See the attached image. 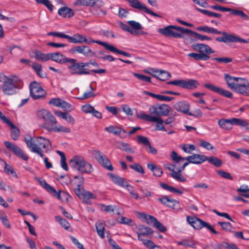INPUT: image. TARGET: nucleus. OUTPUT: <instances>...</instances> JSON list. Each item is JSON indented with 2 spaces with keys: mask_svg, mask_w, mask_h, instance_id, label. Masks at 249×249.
<instances>
[{
  "mask_svg": "<svg viewBox=\"0 0 249 249\" xmlns=\"http://www.w3.org/2000/svg\"><path fill=\"white\" fill-rule=\"evenodd\" d=\"M24 142L32 152L37 154L41 158L43 157L44 154L41 147L44 149L46 153L49 152L52 149L50 140L43 137H38L34 139L31 137L25 138Z\"/></svg>",
  "mask_w": 249,
  "mask_h": 249,
  "instance_id": "nucleus-1",
  "label": "nucleus"
},
{
  "mask_svg": "<svg viewBox=\"0 0 249 249\" xmlns=\"http://www.w3.org/2000/svg\"><path fill=\"white\" fill-rule=\"evenodd\" d=\"M199 31L204 32L209 34H213L216 35H222L223 36L217 37L215 38L217 41L224 43L229 42H242L248 43V41L244 39L240 38L237 36H234L231 34H228L226 32H221L215 28H211L207 26H200L196 28Z\"/></svg>",
  "mask_w": 249,
  "mask_h": 249,
  "instance_id": "nucleus-2",
  "label": "nucleus"
},
{
  "mask_svg": "<svg viewBox=\"0 0 249 249\" xmlns=\"http://www.w3.org/2000/svg\"><path fill=\"white\" fill-rule=\"evenodd\" d=\"M188 29L180 26L168 25L159 30V32L167 36L176 38H183V34H187Z\"/></svg>",
  "mask_w": 249,
  "mask_h": 249,
  "instance_id": "nucleus-3",
  "label": "nucleus"
},
{
  "mask_svg": "<svg viewBox=\"0 0 249 249\" xmlns=\"http://www.w3.org/2000/svg\"><path fill=\"white\" fill-rule=\"evenodd\" d=\"M218 124L221 128L226 130H230L232 128L233 125L246 126L248 125V123L243 119L232 118L229 119H220L218 121Z\"/></svg>",
  "mask_w": 249,
  "mask_h": 249,
  "instance_id": "nucleus-4",
  "label": "nucleus"
},
{
  "mask_svg": "<svg viewBox=\"0 0 249 249\" xmlns=\"http://www.w3.org/2000/svg\"><path fill=\"white\" fill-rule=\"evenodd\" d=\"M187 221L195 229L200 230L205 227L214 234L218 233L209 224L196 216H187Z\"/></svg>",
  "mask_w": 249,
  "mask_h": 249,
  "instance_id": "nucleus-5",
  "label": "nucleus"
},
{
  "mask_svg": "<svg viewBox=\"0 0 249 249\" xmlns=\"http://www.w3.org/2000/svg\"><path fill=\"white\" fill-rule=\"evenodd\" d=\"M67 66L71 74L84 75L90 74L89 71L84 69L82 62H77V60L75 59L69 58Z\"/></svg>",
  "mask_w": 249,
  "mask_h": 249,
  "instance_id": "nucleus-6",
  "label": "nucleus"
},
{
  "mask_svg": "<svg viewBox=\"0 0 249 249\" xmlns=\"http://www.w3.org/2000/svg\"><path fill=\"white\" fill-rule=\"evenodd\" d=\"M40 184L49 193L58 199L63 201L64 199L67 200L69 197L68 194L64 191H59L57 192L53 188L48 184L44 179L38 180Z\"/></svg>",
  "mask_w": 249,
  "mask_h": 249,
  "instance_id": "nucleus-7",
  "label": "nucleus"
},
{
  "mask_svg": "<svg viewBox=\"0 0 249 249\" xmlns=\"http://www.w3.org/2000/svg\"><path fill=\"white\" fill-rule=\"evenodd\" d=\"M170 157L171 159L176 163H178V171L180 174L184 170L185 168L189 164L192 163V161L188 159V156L186 158L179 156L175 151H173L171 154Z\"/></svg>",
  "mask_w": 249,
  "mask_h": 249,
  "instance_id": "nucleus-8",
  "label": "nucleus"
},
{
  "mask_svg": "<svg viewBox=\"0 0 249 249\" xmlns=\"http://www.w3.org/2000/svg\"><path fill=\"white\" fill-rule=\"evenodd\" d=\"M168 85H173L180 87L184 89H196L199 83L195 79H191L188 80L181 79L169 81L167 83Z\"/></svg>",
  "mask_w": 249,
  "mask_h": 249,
  "instance_id": "nucleus-9",
  "label": "nucleus"
},
{
  "mask_svg": "<svg viewBox=\"0 0 249 249\" xmlns=\"http://www.w3.org/2000/svg\"><path fill=\"white\" fill-rule=\"evenodd\" d=\"M18 87L13 79L7 78L4 81L1 90L3 93L6 95H12L17 92Z\"/></svg>",
  "mask_w": 249,
  "mask_h": 249,
  "instance_id": "nucleus-10",
  "label": "nucleus"
},
{
  "mask_svg": "<svg viewBox=\"0 0 249 249\" xmlns=\"http://www.w3.org/2000/svg\"><path fill=\"white\" fill-rule=\"evenodd\" d=\"M92 154L95 159L98 162L109 171H112L113 167L112 164L107 157L101 153V152L97 150H94L92 151Z\"/></svg>",
  "mask_w": 249,
  "mask_h": 249,
  "instance_id": "nucleus-11",
  "label": "nucleus"
},
{
  "mask_svg": "<svg viewBox=\"0 0 249 249\" xmlns=\"http://www.w3.org/2000/svg\"><path fill=\"white\" fill-rule=\"evenodd\" d=\"M171 107L167 105H155L151 106L149 108V111L151 114H155L158 116H168Z\"/></svg>",
  "mask_w": 249,
  "mask_h": 249,
  "instance_id": "nucleus-12",
  "label": "nucleus"
},
{
  "mask_svg": "<svg viewBox=\"0 0 249 249\" xmlns=\"http://www.w3.org/2000/svg\"><path fill=\"white\" fill-rule=\"evenodd\" d=\"M178 163L171 164L167 163L164 164V167L171 171L170 176L177 181L184 182L186 181V178L179 173Z\"/></svg>",
  "mask_w": 249,
  "mask_h": 249,
  "instance_id": "nucleus-13",
  "label": "nucleus"
},
{
  "mask_svg": "<svg viewBox=\"0 0 249 249\" xmlns=\"http://www.w3.org/2000/svg\"><path fill=\"white\" fill-rule=\"evenodd\" d=\"M30 91L31 96L35 100L44 97L46 94L40 85L36 81H34L30 84Z\"/></svg>",
  "mask_w": 249,
  "mask_h": 249,
  "instance_id": "nucleus-14",
  "label": "nucleus"
},
{
  "mask_svg": "<svg viewBox=\"0 0 249 249\" xmlns=\"http://www.w3.org/2000/svg\"><path fill=\"white\" fill-rule=\"evenodd\" d=\"M3 143L9 151L12 152L14 155L24 160L27 161L28 160L29 157L24 153L18 146L7 141H4Z\"/></svg>",
  "mask_w": 249,
  "mask_h": 249,
  "instance_id": "nucleus-15",
  "label": "nucleus"
},
{
  "mask_svg": "<svg viewBox=\"0 0 249 249\" xmlns=\"http://www.w3.org/2000/svg\"><path fill=\"white\" fill-rule=\"evenodd\" d=\"M213 9L223 11L230 12L231 15H234L240 17L244 20H249V16L246 15L243 11L240 10H235L230 8L223 7L218 5H211L210 6Z\"/></svg>",
  "mask_w": 249,
  "mask_h": 249,
  "instance_id": "nucleus-16",
  "label": "nucleus"
},
{
  "mask_svg": "<svg viewBox=\"0 0 249 249\" xmlns=\"http://www.w3.org/2000/svg\"><path fill=\"white\" fill-rule=\"evenodd\" d=\"M233 90L242 95L249 96V82L247 80L241 78Z\"/></svg>",
  "mask_w": 249,
  "mask_h": 249,
  "instance_id": "nucleus-17",
  "label": "nucleus"
},
{
  "mask_svg": "<svg viewBox=\"0 0 249 249\" xmlns=\"http://www.w3.org/2000/svg\"><path fill=\"white\" fill-rule=\"evenodd\" d=\"M158 200L163 205L171 208L177 212L181 210L179 201L174 199L169 198L166 196L158 198Z\"/></svg>",
  "mask_w": 249,
  "mask_h": 249,
  "instance_id": "nucleus-18",
  "label": "nucleus"
},
{
  "mask_svg": "<svg viewBox=\"0 0 249 249\" xmlns=\"http://www.w3.org/2000/svg\"><path fill=\"white\" fill-rule=\"evenodd\" d=\"M70 52L72 53H78L83 54L87 57L96 56L95 53L92 52L91 49L87 46H78L72 48Z\"/></svg>",
  "mask_w": 249,
  "mask_h": 249,
  "instance_id": "nucleus-19",
  "label": "nucleus"
},
{
  "mask_svg": "<svg viewBox=\"0 0 249 249\" xmlns=\"http://www.w3.org/2000/svg\"><path fill=\"white\" fill-rule=\"evenodd\" d=\"M137 231L136 233L138 235V239L139 241H143L144 237H147L153 232V231L149 227L143 225H140L136 227Z\"/></svg>",
  "mask_w": 249,
  "mask_h": 249,
  "instance_id": "nucleus-20",
  "label": "nucleus"
},
{
  "mask_svg": "<svg viewBox=\"0 0 249 249\" xmlns=\"http://www.w3.org/2000/svg\"><path fill=\"white\" fill-rule=\"evenodd\" d=\"M73 4L75 6H87L98 8L103 5V2L100 0H76Z\"/></svg>",
  "mask_w": 249,
  "mask_h": 249,
  "instance_id": "nucleus-21",
  "label": "nucleus"
},
{
  "mask_svg": "<svg viewBox=\"0 0 249 249\" xmlns=\"http://www.w3.org/2000/svg\"><path fill=\"white\" fill-rule=\"evenodd\" d=\"M204 87L212 91L218 93L220 95L225 96L227 98H231L232 97V93L229 91L224 89L215 86L211 84H205Z\"/></svg>",
  "mask_w": 249,
  "mask_h": 249,
  "instance_id": "nucleus-22",
  "label": "nucleus"
},
{
  "mask_svg": "<svg viewBox=\"0 0 249 249\" xmlns=\"http://www.w3.org/2000/svg\"><path fill=\"white\" fill-rule=\"evenodd\" d=\"M85 158L80 155L73 156L69 161V165L71 168L73 170L79 171Z\"/></svg>",
  "mask_w": 249,
  "mask_h": 249,
  "instance_id": "nucleus-23",
  "label": "nucleus"
},
{
  "mask_svg": "<svg viewBox=\"0 0 249 249\" xmlns=\"http://www.w3.org/2000/svg\"><path fill=\"white\" fill-rule=\"evenodd\" d=\"M69 58L58 52L49 53V60L61 64H67Z\"/></svg>",
  "mask_w": 249,
  "mask_h": 249,
  "instance_id": "nucleus-24",
  "label": "nucleus"
},
{
  "mask_svg": "<svg viewBox=\"0 0 249 249\" xmlns=\"http://www.w3.org/2000/svg\"><path fill=\"white\" fill-rule=\"evenodd\" d=\"M191 47L193 49L199 52L200 53H205L207 55L213 53L208 45L204 44L195 43L192 44Z\"/></svg>",
  "mask_w": 249,
  "mask_h": 249,
  "instance_id": "nucleus-25",
  "label": "nucleus"
},
{
  "mask_svg": "<svg viewBox=\"0 0 249 249\" xmlns=\"http://www.w3.org/2000/svg\"><path fill=\"white\" fill-rule=\"evenodd\" d=\"M137 117L150 122H156L160 124L163 123V120L161 118L146 114L143 111H142L139 114H137Z\"/></svg>",
  "mask_w": 249,
  "mask_h": 249,
  "instance_id": "nucleus-26",
  "label": "nucleus"
},
{
  "mask_svg": "<svg viewBox=\"0 0 249 249\" xmlns=\"http://www.w3.org/2000/svg\"><path fill=\"white\" fill-rule=\"evenodd\" d=\"M57 124V121L52 114L46 121L42 124V127L48 131H53L55 127L54 125Z\"/></svg>",
  "mask_w": 249,
  "mask_h": 249,
  "instance_id": "nucleus-27",
  "label": "nucleus"
},
{
  "mask_svg": "<svg viewBox=\"0 0 249 249\" xmlns=\"http://www.w3.org/2000/svg\"><path fill=\"white\" fill-rule=\"evenodd\" d=\"M82 110L85 113L92 114L93 116L98 119L102 118V113L95 110L93 107L91 106L90 105L87 104L83 106Z\"/></svg>",
  "mask_w": 249,
  "mask_h": 249,
  "instance_id": "nucleus-28",
  "label": "nucleus"
},
{
  "mask_svg": "<svg viewBox=\"0 0 249 249\" xmlns=\"http://www.w3.org/2000/svg\"><path fill=\"white\" fill-rule=\"evenodd\" d=\"M224 78L228 87L233 90L239 81V79L241 78V77L231 76L227 73L224 74Z\"/></svg>",
  "mask_w": 249,
  "mask_h": 249,
  "instance_id": "nucleus-29",
  "label": "nucleus"
},
{
  "mask_svg": "<svg viewBox=\"0 0 249 249\" xmlns=\"http://www.w3.org/2000/svg\"><path fill=\"white\" fill-rule=\"evenodd\" d=\"M188 159L190 160L193 164H200L206 161L208 157L204 155L193 154L191 156H188Z\"/></svg>",
  "mask_w": 249,
  "mask_h": 249,
  "instance_id": "nucleus-30",
  "label": "nucleus"
},
{
  "mask_svg": "<svg viewBox=\"0 0 249 249\" xmlns=\"http://www.w3.org/2000/svg\"><path fill=\"white\" fill-rule=\"evenodd\" d=\"M187 35L190 36L191 39L193 41H196L197 40H200L203 41L204 40H211L212 38L207 36L201 35L197 33H196L191 30L188 29Z\"/></svg>",
  "mask_w": 249,
  "mask_h": 249,
  "instance_id": "nucleus-31",
  "label": "nucleus"
},
{
  "mask_svg": "<svg viewBox=\"0 0 249 249\" xmlns=\"http://www.w3.org/2000/svg\"><path fill=\"white\" fill-rule=\"evenodd\" d=\"M94 169L91 164L87 161L85 159L78 172L82 174H89Z\"/></svg>",
  "mask_w": 249,
  "mask_h": 249,
  "instance_id": "nucleus-32",
  "label": "nucleus"
},
{
  "mask_svg": "<svg viewBox=\"0 0 249 249\" xmlns=\"http://www.w3.org/2000/svg\"><path fill=\"white\" fill-rule=\"evenodd\" d=\"M6 124L10 126L11 137L13 140H17L20 136V131L19 129L15 125L10 121H9Z\"/></svg>",
  "mask_w": 249,
  "mask_h": 249,
  "instance_id": "nucleus-33",
  "label": "nucleus"
},
{
  "mask_svg": "<svg viewBox=\"0 0 249 249\" xmlns=\"http://www.w3.org/2000/svg\"><path fill=\"white\" fill-rule=\"evenodd\" d=\"M190 105L185 102H179L175 105V108L178 111H181L188 115Z\"/></svg>",
  "mask_w": 249,
  "mask_h": 249,
  "instance_id": "nucleus-34",
  "label": "nucleus"
},
{
  "mask_svg": "<svg viewBox=\"0 0 249 249\" xmlns=\"http://www.w3.org/2000/svg\"><path fill=\"white\" fill-rule=\"evenodd\" d=\"M108 175L115 184L121 187L124 188L125 185L127 183L124 178H121L117 175H115L112 173H108Z\"/></svg>",
  "mask_w": 249,
  "mask_h": 249,
  "instance_id": "nucleus-35",
  "label": "nucleus"
},
{
  "mask_svg": "<svg viewBox=\"0 0 249 249\" xmlns=\"http://www.w3.org/2000/svg\"><path fill=\"white\" fill-rule=\"evenodd\" d=\"M33 57L38 61L46 62L49 60V53H44L35 50L33 52Z\"/></svg>",
  "mask_w": 249,
  "mask_h": 249,
  "instance_id": "nucleus-36",
  "label": "nucleus"
},
{
  "mask_svg": "<svg viewBox=\"0 0 249 249\" xmlns=\"http://www.w3.org/2000/svg\"><path fill=\"white\" fill-rule=\"evenodd\" d=\"M105 130L115 135H120L122 132L123 133H126L124 129L116 125H110L106 127Z\"/></svg>",
  "mask_w": 249,
  "mask_h": 249,
  "instance_id": "nucleus-37",
  "label": "nucleus"
},
{
  "mask_svg": "<svg viewBox=\"0 0 249 249\" xmlns=\"http://www.w3.org/2000/svg\"><path fill=\"white\" fill-rule=\"evenodd\" d=\"M58 14L63 18H70L74 15L73 11L68 7L60 8L58 11Z\"/></svg>",
  "mask_w": 249,
  "mask_h": 249,
  "instance_id": "nucleus-38",
  "label": "nucleus"
},
{
  "mask_svg": "<svg viewBox=\"0 0 249 249\" xmlns=\"http://www.w3.org/2000/svg\"><path fill=\"white\" fill-rule=\"evenodd\" d=\"M150 222L153 223L154 226L157 228L160 231L164 232L167 231V228L160 222L152 215H149Z\"/></svg>",
  "mask_w": 249,
  "mask_h": 249,
  "instance_id": "nucleus-39",
  "label": "nucleus"
},
{
  "mask_svg": "<svg viewBox=\"0 0 249 249\" xmlns=\"http://www.w3.org/2000/svg\"><path fill=\"white\" fill-rule=\"evenodd\" d=\"M105 226L104 221H98L96 223V229L98 235L102 239L105 238Z\"/></svg>",
  "mask_w": 249,
  "mask_h": 249,
  "instance_id": "nucleus-40",
  "label": "nucleus"
},
{
  "mask_svg": "<svg viewBox=\"0 0 249 249\" xmlns=\"http://www.w3.org/2000/svg\"><path fill=\"white\" fill-rule=\"evenodd\" d=\"M84 37V36L78 34H74L72 36L67 35V39H68L70 43H83Z\"/></svg>",
  "mask_w": 249,
  "mask_h": 249,
  "instance_id": "nucleus-41",
  "label": "nucleus"
},
{
  "mask_svg": "<svg viewBox=\"0 0 249 249\" xmlns=\"http://www.w3.org/2000/svg\"><path fill=\"white\" fill-rule=\"evenodd\" d=\"M1 164L4 165V172L8 175H12L15 178H18V176L13 168L9 164H8L5 161H2Z\"/></svg>",
  "mask_w": 249,
  "mask_h": 249,
  "instance_id": "nucleus-42",
  "label": "nucleus"
},
{
  "mask_svg": "<svg viewBox=\"0 0 249 249\" xmlns=\"http://www.w3.org/2000/svg\"><path fill=\"white\" fill-rule=\"evenodd\" d=\"M171 76L170 73L166 71L160 70L158 74H154V77L161 81H165L168 79Z\"/></svg>",
  "mask_w": 249,
  "mask_h": 249,
  "instance_id": "nucleus-43",
  "label": "nucleus"
},
{
  "mask_svg": "<svg viewBox=\"0 0 249 249\" xmlns=\"http://www.w3.org/2000/svg\"><path fill=\"white\" fill-rule=\"evenodd\" d=\"M190 57L193 58L196 60H208L210 58V56L205 53H191L188 54Z\"/></svg>",
  "mask_w": 249,
  "mask_h": 249,
  "instance_id": "nucleus-44",
  "label": "nucleus"
},
{
  "mask_svg": "<svg viewBox=\"0 0 249 249\" xmlns=\"http://www.w3.org/2000/svg\"><path fill=\"white\" fill-rule=\"evenodd\" d=\"M178 245H181L185 248H196V245L195 241L190 239H183L177 242Z\"/></svg>",
  "mask_w": 249,
  "mask_h": 249,
  "instance_id": "nucleus-45",
  "label": "nucleus"
},
{
  "mask_svg": "<svg viewBox=\"0 0 249 249\" xmlns=\"http://www.w3.org/2000/svg\"><path fill=\"white\" fill-rule=\"evenodd\" d=\"M83 42H85L86 43H87L88 44H90L91 43H97L98 44L103 46L107 50V47L109 45L108 44H107V42H103V41H101L100 40H94L90 37H89L88 38H86L85 36L83 38Z\"/></svg>",
  "mask_w": 249,
  "mask_h": 249,
  "instance_id": "nucleus-46",
  "label": "nucleus"
},
{
  "mask_svg": "<svg viewBox=\"0 0 249 249\" xmlns=\"http://www.w3.org/2000/svg\"><path fill=\"white\" fill-rule=\"evenodd\" d=\"M160 186L162 187V189L165 190H167L170 192L174 193H178L180 195H182L183 194V192L179 189H176L175 187L169 186L167 184L164 183H160Z\"/></svg>",
  "mask_w": 249,
  "mask_h": 249,
  "instance_id": "nucleus-47",
  "label": "nucleus"
},
{
  "mask_svg": "<svg viewBox=\"0 0 249 249\" xmlns=\"http://www.w3.org/2000/svg\"><path fill=\"white\" fill-rule=\"evenodd\" d=\"M81 198L83 199L84 203L89 204H90L89 199L91 198L95 199L96 196L91 192L87 191L83 193Z\"/></svg>",
  "mask_w": 249,
  "mask_h": 249,
  "instance_id": "nucleus-48",
  "label": "nucleus"
},
{
  "mask_svg": "<svg viewBox=\"0 0 249 249\" xmlns=\"http://www.w3.org/2000/svg\"><path fill=\"white\" fill-rule=\"evenodd\" d=\"M51 114L52 113L49 111L44 109L38 110L36 113L37 117L40 119H43L44 122Z\"/></svg>",
  "mask_w": 249,
  "mask_h": 249,
  "instance_id": "nucleus-49",
  "label": "nucleus"
},
{
  "mask_svg": "<svg viewBox=\"0 0 249 249\" xmlns=\"http://www.w3.org/2000/svg\"><path fill=\"white\" fill-rule=\"evenodd\" d=\"M107 50L111 52L114 53H117L118 54H122V55H123L125 56H126L127 57H131V54L129 53L120 50L116 48L113 46L110 45V44L108 45Z\"/></svg>",
  "mask_w": 249,
  "mask_h": 249,
  "instance_id": "nucleus-50",
  "label": "nucleus"
},
{
  "mask_svg": "<svg viewBox=\"0 0 249 249\" xmlns=\"http://www.w3.org/2000/svg\"><path fill=\"white\" fill-rule=\"evenodd\" d=\"M207 160H208L209 163L217 167L221 166L223 164V162L220 159L214 156L208 157Z\"/></svg>",
  "mask_w": 249,
  "mask_h": 249,
  "instance_id": "nucleus-51",
  "label": "nucleus"
},
{
  "mask_svg": "<svg viewBox=\"0 0 249 249\" xmlns=\"http://www.w3.org/2000/svg\"><path fill=\"white\" fill-rule=\"evenodd\" d=\"M180 147L184 152L192 154L196 150V146L194 144H184L180 145Z\"/></svg>",
  "mask_w": 249,
  "mask_h": 249,
  "instance_id": "nucleus-52",
  "label": "nucleus"
},
{
  "mask_svg": "<svg viewBox=\"0 0 249 249\" xmlns=\"http://www.w3.org/2000/svg\"><path fill=\"white\" fill-rule=\"evenodd\" d=\"M118 147L123 151L128 152L132 154H133L135 152L134 149L132 148L127 143L120 142Z\"/></svg>",
  "mask_w": 249,
  "mask_h": 249,
  "instance_id": "nucleus-53",
  "label": "nucleus"
},
{
  "mask_svg": "<svg viewBox=\"0 0 249 249\" xmlns=\"http://www.w3.org/2000/svg\"><path fill=\"white\" fill-rule=\"evenodd\" d=\"M55 218V219L59 222L62 227H63L66 230L69 229L70 226V224L66 219L62 218L59 216H56Z\"/></svg>",
  "mask_w": 249,
  "mask_h": 249,
  "instance_id": "nucleus-54",
  "label": "nucleus"
},
{
  "mask_svg": "<svg viewBox=\"0 0 249 249\" xmlns=\"http://www.w3.org/2000/svg\"><path fill=\"white\" fill-rule=\"evenodd\" d=\"M218 224L220 225L222 229L226 231L231 232L232 229L231 223L228 222H218Z\"/></svg>",
  "mask_w": 249,
  "mask_h": 249,
  "instance_id": "nucleus-55",
  "label": "nucleus"
},
{
  "mask_svg": "<svg viewBox=\"0 0 249 249\" xmlns=\"http://www.w3.org/2000/svg\"><path fill=\"white\" fill-rule=\"evenodd\" d=\"M38 4L45 5L51 12L53 11V6L49 0H35Z\"/></svg>",
  "mask_w": 249,
  "mask_h": 249,
  "instance_id": "nucleus-56",
  "label": "nucleus"
},
{
  "mask_svg": "<svg viewBox=\"0 0 249 249\" xmlns=\"http://www.w3.org/2000/svg\"><path fill=\"white\" fill-rule=\"evenodd\" d=\"M38 4L45 5L51 12L53 11V6L49 0H35Z\"/></svg>",
  "mask_w": 249,
  "mask_h": 249,
  "instance_id": "nucleus-57",
  "label": "nucleus"
},
{
  "mask_svg": "<svg viewBox=\"0 0 249 249\" xmlns=\"http://www.w3.org/2000/svg\"><path fill=\"white\" fill-rule=\"evenodd\" d=\"M125 188H126L127 190L129 192L131 196L134 198L137 199L139 198L138 194L135 193L134 189L133 186L128 184V183L125 185Z\"/></svg>",
  "mask_w": 249,
  "mask_h": 249,
  "instance_id": "nucleus-58",
  "label": "nucleus"
},
{
  "mask_svg": "<svg viewBox=\"0 0 249 249\" xmlns=\"http://www.w3.org/2000/svg\"><path fill=\"white\" fill-rule=\"evenodd\" d=\"M53 131L55 132H64L69 133L71 132V130L69 127L62 125H58V126H55L53 129Z\"/></svg>",
  "mask_w": 249,
  "mask_h": 249,
  "instance_id": "nucleus-59",
  "label": "nucleus"
},
{
  "mask_svg": "<svg viewBox=\"0 0 249 249\" xmlns=\"http://www.w3.org/2000/svg\"><path fill=\"white\" fill-rule=\"evenodd\" d=\"M133 75L138 79L145 82L151 83V78L144 75L136 72H132Z\"/></svg>",
  "mask_w": 249,
  "mask_h": 249,
  "instance_id": "nucleus-60",
  "label": "nucleus"
},
{
  "mask_svg": "<svg viewBox=\"0 0 249 249\" xmlns=\"http://www.w3.org/2000/svg\"><path fill=\"white\" fill-rule=\"evenodd\" d=\"M0 219L3 225L7 228H11V225L7 218V216L4 213L0 214Z\"/></svg>",
  "mask_w": 249,
  "mask_h": 249,
  "instance_id": "nucleus-61",
  "label": "nucleus"
},
{
  "mask_svg": "<svg viewBox=\"0 0 249 249\" xmlns=\"http://www.w3.org/2000/svg\"><path fill=\"white\" fill-rule=\"evenodd\" d=\"M143 244L149 249H154L155 248H159V247L156 245L151 241L148 239H143V241H141Z\"/></svg>",
  "mask_w": 249,
  "mask_h": 249,
  "instance_id": "nucleus-62",
  "label": "nucleus"
},
{
  "mask_svg": "<svg viewBox=\"0 0 249 249\" xmlns=\"http://www.w3.org/2000/svg\"><path fill=\"white\" fill-rule=\"evenodd\" d=\"M222 242L210 244L205 247L204 249H222Z\"/></svg>",
  "mask_w": 249,
  "mask_h": 249,
  "instance_id": "nucleus-63",
  "label": "nucleus"
},
{
  "mask_svg": "<svg viewBox=\"0 0 249 249\" xmlns=\"http://www.w3.org/2000/svg\"><path fill=\"white\" fill-rule=\"evenodd\" d=\"M216 173L223 178L230 180H233V177L228 172L223 170H218L216 171Z\"/></svg>",
  "mask_w": 249,
  "mask_h": 249,
  "instance_id": "nucleus-64",
  "label": "nucleus"
}]
</instances>
